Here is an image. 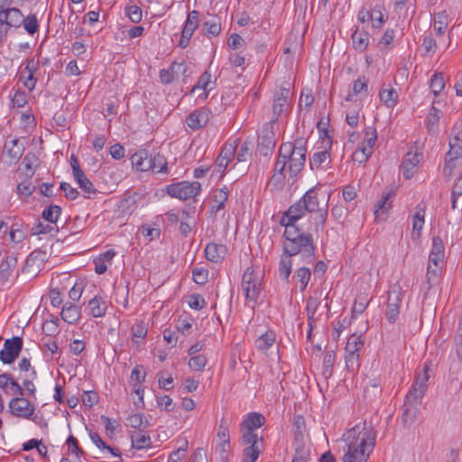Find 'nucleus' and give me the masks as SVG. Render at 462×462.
<instances>
[{
  "label": "nucleus",
  "mask_w": 462,
  "mask_h": 462,
  "mask_svg": "<svg viewBox=\"0 0 462 462\" xmlns=\"http://www.w3.org/2000/svg\"><path fill=\"white\" fill-rule=\"evenodd\" d=\"M311 277L310 269L305 266L296 269L292 280L300 284V291L302 292L306 290Z\"/></svg>",
  "instance_id": "cd10ccee"
},
{
  "label": "nucleus",
  "mask_w": 462,
  "mask_h": 462,
  "mask_svg": "<svg viewBox=\"0 0 462 462\" xmlns=\"http://www.w3.org/2000/svg\"><path fill=\"white\" fill-rule=\"evenodd\" d=\"M210 114L207 108L195 109L187 116L186 124L192 130L203 128L208 123Z\"/></svg>",
  "instance_id": "2eb2a0df"
},
{
  "label": "nucleus",
  "mask_w": 462,
  "mask_h": 462,
  "mask_svg": "<svg viewBox=\"0 0 462 462\" xmlns=\"http://www.w3.org/2000/svg\"><path fill=\"white\" fill-rule=\"evenodd\" d=\"M263 273L254 266L247 267L242 276L241 289L246 302L256 304L263 291Z\"/></svg>",
  "instance_id": "39448f33"
},
{
  "label": "nucleus",
  "mask_w": 462,
  "mask_h": 462,
  "mask_svg": "<svg viewBox=\"0 0 462 462\" xmlns=\"http://www.w3.org/2000/svg\"><path fill=\"white\" fill-rule=\"evenodd\" d=\"M376 431L371 422L356 424L347 431V450L342 462H367L375 446Z\"/></svg>",
  "instance_id": "f03ea898"
},
{
  "label": "nucleus",
  "mask_w": 462,
  "mask_h": 462,
  "mask_svg": "<svg viewBox=\"0 0 462 462\" xmlns=\"http://www.w3.org/2000/svg\"><path fill=\"white\" fill-rule=\"evenodd\" d=\"M60 316L65 322L74 324L80 318V308L73 303H66L62 308Z\"/></svg>",
  "instance_id": "4be33fe9"
},
{
  "label": "nucleus",
  "mask_w": 462,
  "mask_h": 462,
  "mask_svg": "<svg viewBox=\"0 0 462 462\" xmlns=\"http://www.w3.org/2000/svg\"><path fill=\"white\" fill-rule=\"evenodd\" d=\"M292 256L283 254L280 257L279 261V277L285 282H290V277L292 272Z\"/></svg>",
  "instance_id": "412c9836"
},
{
  "label": "nucleus",
  "mask_w": 462,
  "mask_h": 462,
  "mask_svg": "<svg viewBox=\"0 0 462 462\" xmlns=\"http://www.w3.org/2000/svg\"><path fill=\"white\" fill-rule=\"evenodd\" d=\"M415 402H407L403 404L404 410L402 415V421L405 428H410L417 419V406Z\"/></svg>",
  "instance_id": "5701e85b"
},
{
  "label": "nucleus",
  "mask_w": 462,
  "mask_h": 462,
  "mask_svg": "<svg viewBox=\"0 0 462 462\" xmlns=\"http://www.w3.org/2000/svg\"><path fill=\"white\" fill-rule=\"evenodd\" d=\"M5 149L6 150L8 156L15 161L20 159L24 152L23 144L20 143L17 138L6 142Z\"/></svg>",
  "instance_id": "c756f323"
},
{
  "label": "nucleus",
  "mask_w": 462,
  "mask_h": 462,
  "mask_svg": "<svg viewBox=\"0 0 462 462\" xmlns=\"http://www.w3.org/2000/svg\"><path fill=\"white\" fill-rule=\"evenodd\" d=\"M364 345L365 340L362 335L352 334L347 339L345 347L346 353L359 354Z\"/></svg>",
  "instance_id": "2f4dec72"
},
{
  "label": "nucleus",
  "mask_w": 462,
  "mask_h": 462,
  "mask_svg": "<svg viewBox=\"0 0 462 462\" xmlns=\"http://www.w3.org/2000/svg\"><path fill=\"white\" fill-rule=\"evenodd\" d=\"M23 348V338L14 337L6 339L4 343V348L0 351V360L3 364L11 365L19 356Z\"/></svg>",
  "instance_id": "9b49d317"
},
{
  "label": "nucleus",
  "mask_w": 462,
  "mask_h": 462,
  "mask_svg": "<svg viewBox=\"0 0 462 462\" xmlns=\"http://www.w3.org/2000/svg\"><path fill=\"white\" fill-rule=\"evenodd\" d=\"M143 388L142 386V383H133V389H132V396L134 399V403L136 406V408H143L144 402H143Z\"/></svg>",
  "instance_id": "6e6d98bb"
},
{
  "label": "nucleus",
  "mask_w": 462,
  "mask_h": 462,
  "mask_svg": "<svg viewBox=\"0 0 462 462\" xmlns=\"http://www.w3.org/2000/svg\"><path fill=\"white\" fill-rule=\"evenodd\" d=\"M319 188L313 187L308 189L300 199L289 207L282 217L298 221L307 213H314L313 226L316 233L323 231L328 218V199L321 205L319 201Z\"/></svg>",
  "instance_id": "7ed1b4c3"
},
{
  "label": "nucleus",
  "mask_w": 462,
  "mask_h": 462,
  "mask_svg": "<svg viewBox=\"0 0 462 462\" xmlns=\"http://www.w3.org/2000/svg\"><path fill=\"white\" fill-rule=\"evenodd\" d=\"M393 197V193L392 191L384 192L382 199L378 201L374 209V217L378 221L386 219L388 210L392 208Z\"/></svg>",
  "instance_id": "a211bd4d"
},
{
  "label": "nucleus",
  "mask_w": 462,
  "mask_h": 462,
  "mask_svg": "<svg viewBox=\"0 0 462 462\" xmlns=\"http://www.w3.org/2000/svg\"><path fill=\"white\" fill-rule=\"evenodd\" d=\"M88 308L90 310V314L94 318H100L105 316L107 306L103 298L95 296L89 300Z\"/></svg>",
  "instance_id": "bb28decb"
},
{
  "label": "nucleus",
  "mask_w": 462,
  "mask_h": 462,
  "mask_svg": "<svg viewBox=\"0 0 462 462\" xmlns=\"http://www.w3.org/2000/svg\"><path fill=\"white\" fill-rule=\"evenodd\" d=\"M16 265L17 258L14 254H9L2 260L0 263V281L7 282Z\"/></svg>",
  "instance_id": "aec40b11"
},
{
  "label": "nucleus",
  "mask_w": 462,
  "mask_h": 462,
  "mask_svg": "<svg viewBox=\"0 0 462 462\" xmlns=\"http://www.w3.org/2000/svg\"><path fill=\"white\" fill-rule=\"evenodd\" d=\"M402 301V289L398 286L393 287L388 291V297H387V302L388 305H395V306H401Z\"/></svg>",
  "instance_id": "4d7b16f0"
},
{
  "label": "nucleus",
  "mask_w": 462,
  "mask_h": 462,
  "mask_svg": "<svg viewBox=\"0 0 462 462\" xmlns=\"http://www.w3.org/2000/svg\"><path fill=\"white\" fill-rule=\"evenodd\" d=\"M445 87L444 78L442 73H434L430 78V88L434 96L440 93Z\"/></svg>",
  "instance_id": "3c124183"
},
{
  "label": "nucleus",
  "mask_w": 462,
  "mask_h": 462,
  "mask_svg": "<svg viewBox=\"0 0 462 462\" xmlns=\"http://www.w3.org/2000/svg\"><path fill=\"white\" fill-rule=\"evenodd\" d=\"M306 140L298 138L294 143H283L280 146V155H286L290 177H296L303 169L306 162Z\"/></svg>",
  "instance_id": "20e7f679"
},
{
  "label": "nucleus",
  "mask_w": 462,
  "mask_h": 462,
  "mask_svg": "<svg viewBox=\"0 0 462 462\" xmlns=\"http://www.w3.org/2000/svg\"><path fill=\"white\" fill-rule=\"evenodd\" d=\"M199 16L200 14L197 10H193L188 14L187 19L185 21L182 32L186 34H189L192 36L195 30L199 27Z\"/></svg>",
  "instance_id": "7c9ffc66"
},
{
  "label": "nucleus",
  "mask_w": 462,
  "mask_h": 462,
  "mask_svg": "<svg viewBox=\"0 0 462 462\" xmlns=\"http://www.w3.org/2000/svg\"><path fill=\"white\" fill-rule=\"evenodd\" d=\"M187 65L184 61L171 63L169 69L160 70V79L163 84H170L178 79L180 76H185Z\"/></svg>",
  "instance_id": "4468645a"
},
{
  "label": "nucleus",
  "mask_w": 462,
  "mask_h": 462,
  "mask_svg": "<svg viewBox=\"0 0 462 462\" xmlns=\"http://www.w3.org/2000/svg\"><path fill=\"white\" fill-rule=\"evenodd\" d=\"M444 265H433L428 263L426 280L428 283V289H430L437 282L441 273V270Z\"/></svg>",
  "instance_id": "49530a36"
},
{
  "label": "nucleus",
  "mask_w": 462,
  "mask_h": 462,
  "mask_svg": "<svg viewBox=\"0 0 462 462\" xmlns=\"http://www.w3.org/2000/svg\"><path fill=\"white\" fill-rule=\"evenodd\" d=\"M131 162L137 171H150L151 153L145 149L139 150L132 155Z\"/></svg>",
  "instance_id": "f3484780"
},
{
  "label": "nucleus",
  "mask_w": 462,
  "mask_h": 462,
  "mask_svg": "<svg viewBox=\"0 0 462 462\" xmlns=\"http://www.w3.org/2000/svg\"><path fill=\"white\" fill-rule=\"evenodd\" d=\"M264 422L265 418L263 414L254 411L248 413L240 424V431L242 432V437H245L247 434L252 436H258V434L255 432V430L261 428Z\"/></svg>",
  "instance_id": "ddd939ff"
},
{
  "label": "nucleus",
  "mask_w": 462,
  "mask_h": 462,
  "mask_svg": "<svg viewBox=\"0 0 462 462\" xmlns=\"http://www.w3.org/2000/svg\"><path fill=\"white\" fill-rule=\"evenodd\" d=\"M59 232V229L57 226H54L52 224H43L42 222H38L36 225H34L31 229V234L32 236H38V235H47L50 234L51 236H53L55 234Z\"/></svg>",
  "instance_id": "79ce46f5"
},
{
  "label": "nucleus",
  "mask_w": 462,
  "mask_h": 462,
  "mask_svg": "<svg viewBox=\"0 0 462 462\" xmlns=\"http://www.w3.org/2000/svg\"><path fill=\"white\" fill-rule=\"evenodd\" d=\"M276 337L273 331L268 330L255 340V346L258 350L265 352L275 343Z\"/></svg>",
  "instance_id": "c85d7f7f"
},
{
  "label": "nucleus",
  "mask_w": 462,
  "mask_h": 462,
  "mask_svg": "<svg viewBox=\"0 0 462 462\" xmlns=\"http://www.w3.org/2000/svg\"><path fill=\"white\" fill-rule=\"evenodd\" d=\"M380 100L387 106L393 107L398 101V93L393 88H383L379 93Z\"/></svg>",
  "instance_id": "e433bc0d"
},
{
  "label": "nucleus",
  "mask_w": 462,
  "mask_h": 462,
  "mask_svg": "<svg viewBox=\"0 0 462 462\" xmlns=\"http://www.w3.org/2000/svg\"><path fill=\"white\" fill-rule=\"evenodd\" d=\"M75 181L78 183L79 187L88 195L95 194L97 189L94 188L93 183L86 176L83 171H78L77 173L73 174ZM89 198V196H88Z\"/></svg>",
  "instance_id": "a878e982"
},
{
  "label": "nucleus",
  "mask_w": 462,
  "mask_h": 462,
  "mask_svg": "<svg viewBox=\"0 0 462 462\" xmlns=\"http://www.w3.org/2000/svg\"><path fill=\"white\" fill-rule=\"evenodd\" d=\"M132 448L135 449L149 448L152 446V440L149 435L143 433L142 430L131 433Z\"/></svg>",
  "instance_id": "b1692460"
},
{
  "label": "nucleus",
  "mask_w": 462,
  "mask_h": 462,
  "mask_svg": "<svg viewBox=\"0 0 462 462\" xmlns=\"http://www.w3.org/2000/svg\"><path fill=\"white\" fill-rule=\"evenodd\" d=\"M189 306L196 310H200L206 306V301L200 294H192L189 299Z\"/></svg>",
  "instance_id": "338daca9"
},
{
  "label": "nucleus",
  "mask_w": 462,
  "mask_h": 462,
  "mask_svg": "<svg viewBox=\"0 0 462 462\" xmlns=\"http://www.w3.org/2000/svg\"><path fill=\"white\" fill-rule=\"evenodd\" d=\"M272 128L273 125L266 123L258 135L256 152L262 156L272 154L275 147V135Z\"/></svg>",
  "instance_id": "9d476101"
},
{
  "label": "nucleus",
  "mask_w": 462,
  "mask_h": 462,
  "mask_svg": "<svg viewBox=\"0 0 462 462\" xmlns=\"http://www.w3.org/2000/svg\"><path fill=\"white\" fill-rule=\"evenodd\" d=\"M241 444L245 446L243 451V462H256L263 450V437L247 434L241 438Z\"/></svg>",
  "instance_id": "6e6552de"
},
{
  "label": "nucleus",
  "mask_w": 462,
  "mask_h": 462,
  "mask_svg": "<svg viewBox=\"0 0 462 462\" xmlns=\"http://www.w3.org/2000/svg\"><path fill=\"white\" fill-rule=\"evenodd\" d=\"M37 377V372L35 369H32L31 373L26 375V377L23 379V386L25 388L24 391L27 392V394L30 397H34L36 393V387L33 383V381Z\"/></svg>",
  "instance_id": "603ef678"
},
{
  "label": "nucleus",
  "mask_w": 462,
  "mask_h": 462,
  "mask_svg": "<svg viewBox=\"0 0 462 462\" xmlns=\"http://www.w3.org/2000/svg\"><path fill=\"white\" fill-rule=\"evenodd\" d=\"M22 24L23 25L24 30L31 35L34 34L39 30L38 19L34 14H29L27 17H23Z\"/></svg>",
  "instance_id": "5fc2aeb1"
},
{
  "label": "nucleus",
  "mask_w": 462,
  "mask_h": 462,
  "mask_svg": "<svg viewBox=\"0 0 462 462\" xmlns=\"http://www.w3.org/2000/svg\"><path fill=\"white\" fill-rule=\"evenodd\" d=\"M98 402V395L95 391H87L82 394V402L84 405L92 407Z\"/></svg>",
  "instance_id": "774afa93"
},
{
  "label": "nucleus",
  "mask_w": 462,
  "mask_h": 462,
  "mask_svg": "<svg viewBox=\"0 0 462 462\" xmlns=\"http://www.w3.org/2000/svg\"><path fill=\"white\" fill-rule=\"evenodd\" d=\"M335 359L336 354L333 350L326 352L322 365V374L325 378H328L332 375Z\"/></svg>",
  "instance_id": "a18cd8bd"
},
{
  "label": "nucleus",
  "mask_w": 462,
  "mask_h": 462,
  "mask_svg": "<svg viewBox=\"0 0 462 462\" xmlns=\"http://www.w3.org/2000/svg\"><path fill=\"white\" fill-rule=\"evenodd\" d=\"M125 15L130 19L131 22L137 23L143 18L142 9L137 5H129L125 9Z\"/></svg>",
  "instance_id": "e2e57ef3"
},
{
  "label": "nucleus",
  "mask_w": 462,
  "mask_h": 462,
  "mask_svg": "<svg viewBox=\"0 0 462 462\" xmlns=\"http://www.w3.org/2000/svg\"><path fill=\"white\" fill-rule=\"evenodd\" d=\"M253 143L251 141H245L236 152L237 162H245L252 154Z\"/></svg>",
  "instance_id": "13d9d810"
},
{
  "label": "nucleus",
  "mask_w": 462,
  "mask_h": 462,
  "mask_svg": "<svg viewBox=\"0 0 462 462\" xmlns=\"http://www.w3.org/2000/svg\"><path fill=\"white\" fill-rule=\"evenodd\" d=\"M207 362L208 359L204 355H197L189 358L188 365L191 370L201 372L204 370Z\"/></svg>",
  "instance_id": "864d4df0"
},
{
  "label": "nucleus",
  "mask_w": 462,
  "mask_h": 462,
  "mask_svg": "<svg viewBox=\"0 0 462 462\" xmlns=\"http://www.w3.org/2000/svg\"><path fill=\"white\" fill-rule=\"evenodd\" d=\"M421 156V153L411 152H408L405 154L402 163V170L406 179H411L417 172L418 164Z\"/></svg>",
  "instance_id": "dca6fc26"
},
{
  "label": "nucleus",
  "mask_w": 462,
  "mask_h": 462,
  "mask_svg": "<svg viewBox=\"0 0 462 462\" xmlns=\"http://www.w3.org/2000/svg\"><path fill=\"white\" fill-rule=\"evenodd\" d=\"M365 139L362 143V144H365L368 149H371L373 151V148L374 146L375 141L377 139V132L375 127L374 126H368L365 130Z\"/></svg>",
  "instance_id": "052dcab7"
},
{
  "label": "nucleus",
  "mask_w": 462,
  "mask_h": 462,
  "mask_svg": "<svg viewBox=\"0 0 462 462\" xmlns=\"http://www.w3.org/2000/svg\"><path fill=\"white\" fill-rule=\"evenodd\" d=\"M203 32L208 37L217 36L221 32V23L219 18L213 17L203 23Z\"/></svg>",
  "instance_id": "58836bf2"
},
{
  "label": "nucleus",
  "mask_w": 462,
  "mask_h": 462,
  "mask_svg": "<svg viewBox=\"0 0 462 462\" xmlns=\"http://www.w3.org/2000/svg\"><path fill=\"white\" fill-rule=\"evenodd\" d=\"M430 364L425 363L422 371L417 374L411 390L406 394V403L415 402L416 404H420V401L428 389V382L430 377Z\"/></svg>",
  "instance_id": "423d86ee"
},
{
  "label": "nucleus",
  "mask_w": 462,
  "mask_h": 462,
  "mask_svg": "<svg viewBox=\"0 0 462 462\" xmlns=\"http://www.w3.org/2000/svg\"><path fill=\"white\" fill-rule=\"evenodd\" d=\"M201 189V185L199 181H180L170 184L166 187L167 193L180 200H186L196 197Z\"/></svg>",
  "instance_id": "0eeeda50"
},
{
  "label": "nucleus",
  "mask_w": 462,
  "mask_h": 462,
  "mask_svg": "<svg viewBox=\"0 0 462 462\" xmlns=\"http://www.w3.org/2000/svg\"><path fill=\"white\" fill-rule=\"evenodd\" d=\"M9 408L14 416L23 419H30L35 411L34 405L23 396L12 398Z\"/></svg>",
  "instance_id": "f8f14e48"
},
{
  "label": "nucleus",
  "mask_w": 462,
  "mask_h": 462,
  "mask_svg": "<svg viewBox=\"0 0 462 462\" xmlns=\"http://www.w3.org/2000/svg\"><path fill=\"white\" fill-rule=\"evenodd\" d=\"M211 84V74L208 71H205L202 73V75L199 77L197 84L193 87L191 92L195 93L197 89H202L205 92L208 93L213 88L210 87Z\"/></svg>",
  "instance_id": "8fccbe9b"
},
{
  "label": "nucleus",
  "mask_w": 462,
  "mask_h": 462,
  "mask_svg": "<svg viewBox=\"0 0 462 462\" xmlns=\"http://www.w3.org/2000/svg\"><path fill=\"white\" fill-rule=\"evenodd\" d=\"M60 215L61 208L54 204L44 208L42 213V218L51 224H56Z\"/></svg>",
  "instance_id": "ea45409f"
},
{
  "label": "nucleus",
  "mask_w": 462,
  "mask_h": 462,
  "mask_svg": "<svg viewBox=\"0 0 462 462\" xmlns=\"http://www.w3.org/2000/svg\"><path fill=\"white\" fill-rule=\"evenodd\" d=\"M150 171H152L154 173H166L167 172V161L166 158L157 153H151V168Z\"/></svg>",
  "instance_id": "f704fd0d"
},
{
  "label": "nucleus",
  "mask_w": 462,
  "mask_h": 462,
  "mask_svg": "<svg viewBox=\"0 0 462 462\" xmlns=\"http://www.w3.org/2000/svg\"><path fill=\"white\" fill-rule=\"evenodd\" d=\"M309 455L310 451L303 445H298L295 448L292 462H308Z\"/></svg>",
  "instance_id": "69168bd1"
},
{
  "label": "nucleus",
  "mask_w": 462,
  "mask_h": 462,
  "mask_svg": "<svg viewBox=\"0 0 462 462\" xmlns=\"http://www.w3.org/2000/svg\"><path fill=\"white\" fill-rule=\"evenodd\" d=\"M319 308V302L316 299L310 297L307 300L306 311L308 316V325L311 327V323L315 322V314Z\"/></svg>",
  "instance_id": "bf43d9fd"
},
{
  "label": "nucleus",
  "mask_w": 462,
  "mask_h": 462,
  "mask_svg": "<svg viewBox=\"0 0 462 462\" xmlns=\"http://www.w3.org/2000/svg\"><path fill=\"white\" fill-rule=\"evenodd\" d=\"M352 42L356 50L365 51L369 44V33L366 31L356 29L352 33Z\"/></svg>",
  "instance_id": "393cba45"
},
{
  "label": "nucleus",
  "mask_w": 462,
  "mask_h": 462,
  "mask_svg": "<svg viewBox=\"0 0 462 462\" xmlns=\"http://www.w3.org/2000/svg\"><path fill=\"white\" fill-rule=\"evenodd\" d=\"M330 162V153L328 150L315 152L312 157L310 158V166L311 170H319L322 168V164Z\"/></svg>",
  "instance_id": "c9c22d12"
},
{
  "label": "nucleus",
  "mask_w": 462,
  "mask_h": 462,
  "mask_svg": "<svg viewBox=\"0 0 462 462\" xmlns=\"http://www.w3.org/2000/svg\"><path fill=\"white\" fill-rule=\"evenodd\" d=\"M345 362L346 369L350 372H356L360 367L359 354L346 353Z\"/></svg>",
  "instance_id": "680f3d73"
},
{
  "label": "nucleus",
  "mask_w": 462,
  "mask_h": 462,
  "mask_svg": "<svg viewBox=\"0 0 462 462\" xmlns=\"http://www.w3.org/2000/svg\"><path fill=\"white\" fill-rule=\"evenodd\" d=\"M125 425L141 430L142 429H145L149 425V422L143 414L134 413L126 418Z\"/></svg>",
  "instance_id": "a19ab883"
},
{
  "label": "nucleus",
  "mask_w": 462,
  "mask_h": 462,
  "mask_svg": "<svg viewBox=\"0 0 462 462\" xmlns=\"http://www.w3.org/2000/svg\"><path fill=\"white\" fill-rule=\"evenodd\" d=\"M458 158H447L446 162L443 168V175L445 178L449 180H451L454 170L458 166Z\"/></svg>",
  "instance_id": "0e129e2a"
},
{
  "label": "nucleus",
  "mask_w": 462,
  "mask_h": 462,
  "mask_svg": "<svg viewBox=\"0 0 462 462\" xmlns=\"http://www.w3.org/2000/svg\"><path fill=\"white\" fill-rule=\"evenodd\" d=\"M31 179L27 177L16 186V194L20 199H28L35 191L36 188Z\"/></svg>",
  "instance_id": "72a5a7b5"
},
{
  "label": "nucleus",
  "mask_w": 462,
  "mask_h": 462,
  "mask_svg": "<svg viewBox=\"0 0 462 462\" xmlns=\"http://www.w3.org/2000/svg\"><path fill=\"white\" fill-rule=\"evenodd\" d=\"M226 252V246L222 244L209 243L205 248L206 258L212 263H219Z\"/></svg>",
  "instance_id": "6ab92c4d"
},
{
  "label": "nucleus",
  "mask_w": 462,
  "mask_h": 462,
  "mask_svg": "<svg viewBox=\"0 0 462 462\" xmlns=\"http://www.w3.org/2000/svg\"><path fill=\"white\" fill-rule=\"evenodd\" d=\"M442 115V112L436 108L434 106H431L429 115L426 118L427 127L430 133H435L438 128V122Z\"/></svg>",
  "instance_id": "c03bdc74"
},
{
  "label": "nucleus",
  "mask_w": 462,
  "mask_h": 462,
  "mask_svg": "<svg viewBox=\"0 0 462 462\" xmlns=\"http://www.w3.org/2000/svg\"><path fill=\"white\" fill-rule=\"evenodd\" d=\"M447 158H462V139L455 135L449 142V151L446 154Z\"/></svg>",
  "instance_id": "de8ad7c7"
},
{
  "label": "nucleus",
  "mask_w": 462,
  "mask_h": 462,
  "mask_svg": "<svg viewBox=\"0 0 462 462\" xmlns=\"http://www.w3.org/2000/svg\"><path fill=\"white\" fill-rule=\"evenodd\" d=\"M38 157L33 152H28L23 159V165L27 173L26 177L32 178L37 168Z\"/></svg>",
  "instance_id": "37998d69"
},
{
  "label": "nucleus",
  "mask_w": 462,
  "mask_h": 462,
  "mask_svg": "<svg viewBox=\"0 0 462 462\" xmlns=\"http://www.w3.org/2000/svg\"><path fill=\"white\" fill-rule=\"evenodd\" d=\"M288 160L286 158V155L283 154V156L280 155V152L278 153L276 162L274 165V174L273 178L280 177V179L285 178V171H288Z\"/></svg>",
  "instance_id": "09e8293b"
},
{
  "label": "nucleus",
  "mask_w": 462,
  "mask_h": 462,
  "mask_svg": "<svg viewBox=\"0 0 462 462\" xmlns=\"http://www.w3.org/2000/svg\"><path fill=\"white\" fill-rule=\"evenodd\" d=\"M448 25V14L444 10L435 14L434 16V30L439 35H442Z\"/></svg>",
  "instance_id": "4c0bfd02"
},
{
  "label": "nucleus",
  "mask_w": 462,
  "mask_h": 462,
  "mask_svg": "<svg viewBox=\"0 0 462 462\" xmlns=\"http://www.w3.org/2000/svg\"><path fill=\"white\" fill-rule=\"evenodd\" d=\"M280 225L283 226L282 253L291 256L299 255L305 263H312L315 261L316 245L310 233L303 232L297 221L282 217Z\"/></svg>",
  "instance_id": "f257e3e1"
},
{
  "label": "nucleus",
  "mask_w": 462,
  "mask_h": 462,
  "mask_svg": "<svg viewBox=\"0 0 462 462\" xmlns=\"http://www.w3.org/2000/svg\"><path fill=\"white\" fill-rule=\"evenodd\" d=\"M424 217L425 210L419 209L417 210L412 217V234L411 236L413 239H418L420 237L421 230L424 226Z\"/></svg>",
  "instance_id": "473e14b6"
},
{
  "label": "nucleus",
  "mask_w": 462,
  "mask_h": 462,
  "mask_svg": "<svg viewBox=\"0 0 462 462\" xmlns=\"http://www.w3.org/2000/svg\"><path fill=\"white\" fill-rule=\"evenodd\" d=\"M290 88L287 87H281L275 90L273 99V116L271 121L268 123L273 125L277 122L279 117L289 107Z\"/></svg>",
  "instance_id": "1a4fd4ad"
}]
</instances>
